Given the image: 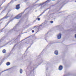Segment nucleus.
Instances as JSON below:
<instances>
[{"label":"nucleus","instance_id":"obj_1","mask_svg":"<svg viewBox=\"0 0 76 76\" xmlns=\"http://www.w3.org/2000/svg\"><path fill=\"white\" fill-rule=\"evenodd\" d=\"M22 17V14H20L17 16H15V18H14V19H20V18Z\"/></svg>","mask_w":76,"mask_h":76},{"label":"nucleus","instance_id":"obj_2","mask_svg":"<svg viewBox=\"0 0 76 76\" xmlns=\"http://www.w3.org/2000/svg\"><path fill=\"white\" fill-rule=\"evenodd\" d=\"M20 9V4H18L16 5V9L17 10H18Z\"/></svg>","mask_w":76,"mask_h":76},{"label":"nucleus","instance_id":"obj_3","mask_svg":"<svg viewBox=\"0 0 76 76\" xmlns=\"http://www.w3.org/2000/svg\"><path fill=\"white\" fill-rule=\"evenodd\" d=\"M8 13H9V12H8L7 13V15H6V16L5 17H4L3 18H2V19H1V20H2V19H7V18H9V17L7 16V15H8Z\"/></svg>","mask_w":76,"mask_h":76},{"label":"nucleus","instance_id":"obj_4","mask_svg":"<svg viewBox=\"0 0 76 76\" xmlns=\"http://www.w3.org/2000/svg\"><path fill=\"white\" fill-rule=\"evenodd\" d=\"M16 41V42L17 43V44H19V43H20V40H19V39H16L14 41V42H15Z\"/></svg>","mask_w":76,"mask_h":76},{"label":"nucleus","instance_id":"obj_5","mask_svg":"<svg viewBox=\"0 0 76 76\" xmlns=\"http://www.w3.org/2000/svg\"><path fill=\"white\" fill-rule=\"evenodd\" d=\"M61 34H60L58 35H57V38L58 39H60L61 38Z\"/></svg>","mask_w":76,"mask_h":76},{"label":"nucleus","instance_id":"obj_6","mask_svg":"<svg viewBox=\"0 0 76 76\" xmlns=\"http://www.w3.org/2000/svg\"><path fill=\"white\" fill-rule=\"evenodd\" d=\"M16 27H15L13 29L11 30L10 31V32H13V31H16Z\"/></svg>","mask_w":76,"mask_h":76},{"label":"nucleus","instance_id":"obj_7","mask_svg":"<svg viewBox=\"0 0 76 76\" xmlns=\"http://www.w3.org/2000/svg\"><path fill=\"white\" fill-rule=\"evenodd\" d=\"M58 69L59 70H61L63 69V66L61 65H60Z\"/></svg>","mask_w":76,"mask_h":76},{"label":"nucleus","instance_id":"obj_8","mask_svg":"<svg viewBox=\"0 0 76 76\" xmlns=\"http://www.w3.org/2000/svg\"><path fill=\"white\" fill-rule=\"evenodd\" d=\"M45 11H46V10L44 11V12H42L41 14H40L39 15V16H38L37 17V18H38L40 16H41V15H42V14H43V13H44L45 12Z\"/></svg>","mask_w":76,"mask_h":76},{"label":"nucleus","instance_id":"obj_9","mask_svg":"<svg viewBox=\"0 0 76 76\" xmlns=\"http://www.w3.org/2000/svg\"><path fill=\"white\" fill-rule=\"evenodd\" d=\"M54 53L56 55H58V51L56 50L55 51Z\"/></svg>","mask_w":76,"mask_h":76},{"label":"nucleus","instance_id":"obj_10","mask_svg":"<svg viewBox=\"0 0 76 76\" xmlns=\"http://www.w3.org/2000/svg\"><path fill=\"white\" fill-rule=\"evenodd\" d=\"M2 53L4 54V53H6V50L5 49H4L2 50Z\"/></svg>","mask_w":76,"mask_h":76},{"label":"nucleus","instance_id":"obj_11","mask_svg":"<svg viewBox=\"0 0 76 76\" xmlns=\"http://www.w3.org/2000/svg\"><path fill=\"white\" fill-rule=\"evenodd\" d=\"M10 62H8L6 64V65L7 66H9V65H10Z\"/></svg>","mask_w":76,"mask_h":76},{"label":"nucleus","instance_id":"obj_12","mask_svg":"<svg viewBox=\"0 0 76 76\" xmlns=\"http://www.w3.org/2000/svg\"><path fill=\"white\" fill-rule=\"evenodd\" d=\"M23 72V71H22V69H21L20 71V73H21V74Z\"/></svg>","mask_w":76,"mask_h":76},{"label":"nucleus","instance_id":"obj_13","mask_svg":"<svg viewBox=\"0 0 76 76\" xmlns=\"http://www.w3.org/2000/svg\"><path fill=\"white\" fill-rule=\"evenodd\" d=\"M6 9H7V7H5L4 9L2 11V12H4V11H5V10H6Z\"/></svg>","mask_w":76,"mask_h":76},{"label":"nucleus","instance_id":"obj_14","mask_svg":"<svg viewBox=\"0 0 76 76\" xmlns=\"http://www.w3.org/2000/svg\"><path fill=\"white\" fill-rule=\"evenodd\" d=\"M37 19L38 20H40V18H36V20H37Z\"/></svg>","mask_w":76,"mask_h":76},{"label":"nucleus","instance_id":"obj_15","mask_svg":"<svg viewBox=\"0 0 76 76\" xmlns=\"http://www.w3.org/2000/svg\"><path fill=\"white\" fill-rule=\"evenodd\" d=\"M10 21L8 23H7V25L5 26H7V25H8L9 23H10Z\"/></svg>","mask_w":76,"mask_h":76},{"label":"nucleus","instance_id":"obj_16","mask_svg":"<svg viewBox=\"0 0 76 76\" xmlns=\"http://www.w3.org/2000/svg\"><path fill=\"white\" fill-rule=\"evenodd\" d=\"M44 25V23H42V25H41L39 26V27H40L41 26H42V25Z\"/></svg>","mask_w":76,"mask_h":76},{"label":"nucleus","instance_id":"obj_17","mask_svg":"<svg viewBox=\"0 0 76 76\" xmlns=\"http://www.w3.org/2000/svg\"><path fill=\"white\" fill-rule=\"evenodd\" d=\"M30 47H31V46L30 47H28V48H27V49H26V51H27V50H28V48H30Z\"/></svg>","mask_w":76,"mask_h":76},{"label":"nucleus","instance_id":"obj_18","mask_svg":"<svg viewBox=\"0 0 76 76\" xmlns=\"http://www.w3.org/2000/svg\"><path fill=\"white\" fill-rule=\"evenodd\" d=\"M50 23H53V21H50Z\"/></svg>","mask_w":76,"mask_h":76},{"label":"nucleus","instance_id":"obj_19","mask_svg":"<svg viewBox=\"0 0 76 76\" xmlns=\"http://www.w3.org/2000/svg\"><path fill=\"white\" fill-rule=\"evenodd\" d=\"M39 0H37L36 2L35 3H37V2H38V1H39Z\"/></svg>","mask_w":76,"mask_h":76},{"label":"nucleus","instance_id":"obj_20","mask_svg":"<svg viewBox=\"0 0 76 76\" xmlns=\"http://www.w3.org/2000/svg\"><path fill=\"white\" fill-rule=\"evenodd\" d=\"M2 31H3V29L1 30H0V32H2Z\"/></svg>","mask_w":76,"mask_h":76},{"label":"nucleus","instance_id":"obj_21","mask_svg":"<svg viewBox=\"0 0 76 76\" xmlns=\"http://www.w3.org/2000/svg\"><path fill=\"white\" fill-rule=\"evenodd\" d=\"M32 33L34 32V30H32Z\"/></svg>","mask_w":76,"mask_h":76},{"label":"nucleus","instance_id":"obj_22","mask_svg":"<svg viewBox=\"0 0 76 76\" xmlns=\"http://www.w3.org/2000/svg\"><path fill=\"white\" fill-rule=\"evenodd\" d=\"M16 46V45H15L14 47V48H15V47Z\"/></svg>","mask_w":76,"mask_h":76},{"label":"nucleus","instance_id":"obj_23","mask_svg":"<svg viewBox=\"0 0 76 76\" xmlns=\"http://www.w3.org/2000/svg\"><path fill=\"white\" fill-rule=\"evenodd\" d=\"M2 4H3V3L0 5V6H1V5H2Z\"/></svg>","mask_w":76,"mask_h":76},{"label":"nucleus","instance_id":"obj_24","mask_svg":"<svg viewBox=\"0 0 76 76\" xmlns=\"http://www.w3.org/2000/svg\"><path fill=\"white\" fill-rule=\"evenodd\" d=\"M26 39H26H24V40H23L22 41H23V40H25V39Z\"/></svg>","mask_w":76,"mask_h":76},{"label":"nucleus","instance_id":"obj_25","mask_svg":"<svg viewBox=\"0 0 76 76\" xmlns=\"http://www.w3.org/2000/svg\"><path fill=\"white\" fill-rule=\"evenodd\" d=\"M12 1H11L10 3H12Z\"/></svg>","mask_w":76,"mask_h":76},{"label":"nucleus","instance_id":"obj_26","mask_svg":"<svg viewBox=\"0 0 76 76\" xmlns=\"http://www.w3.org/2000/svg\"><path fill=\"white\" fill-rule=\"evenodd\" d=\"M16 25H18V24H17Z\"/></svg>","mask_w":76,"mask_h":76},{"label":"nucleus","instance_id":"obj_27","mask_svg":"<svg viewBox=\"0 0 76 76\" xmlns=\"http://www.w3.org/2000/svg\"><path fill=\"white\" fill-rule=\"evenodd\" d=\"M34 28H35V26H34Z\"/></svg>","mask_w":76,"mask_h":76},{"label":"nucleus","instance_id":"obj_28","mask_svg":"<svg viewBox=\"0 0 76 76\" xmlns=\"http://www.w3.org/2000/svg\"><path fill=\"white\" fill-rule=\"evenodd\" d=\"M67 0H66V1H67Z\"/></svg>","mask_w":76,"mask_h":76},{"label":"nucleus","instance_id":"obj_29","mask_svg":"<svg viewBox=\"0 0 76 76\" xmlns=\"http://www.w3.org/2000/svg\"><path fill=\"white\" fill-rule=\"evenodd\" d=\"M75 2H76V1H75Z\"/></svg>","mask_w":76,"mask_h":76}]
</instances>
